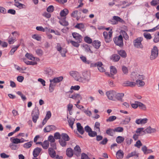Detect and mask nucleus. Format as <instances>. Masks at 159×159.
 <instances>
[{"mask_svg": "<svg viewBox=\"0 0 159 159\" xmlns=\"http://www.w3.org/2000/svg\"><path fill=\"white\" fill-rule=\"evenodd\" d=\"M142 145V144L141 143L140 140H138L136 142V143L134 144V146L137 147L138 148H140L141 146Z\"/></svg>", "mask_w": 159, "mask_h": 159, "instance_id": "13d9d810", "label": "nucleus"}, {"mask_svg": "<svg viewBox=\"0 0 159 159\" xmlns=\"http://www.w3.org/2000/svg\"><path fill=\"white\" fill-rule=\"evenodd\" d=\"M73 37L75 39L77 42L80 43L82 41V36L76 32L72 33Z\"/></svg>", "mask_w": 159, "mask_h": 159, "instance_id": "1a4fd4ad", "label": "nucleus"}, {"mask_svg": "<svg viewBox=\"0 0 159 159\" xmlns=\"http://www.w3.org/2000/svg\"><path fill=\"white\" fill-rule=\"evenodd\" d=\"M124 139H125L123 137L121 136H118L116 138V141L118 143H121L123 142Z\"/></svg>", "mask_w": 159, "mask_h": 159, "instance_id": "c9c22d12", "label": "nucleus"}, {"mask_svg": "<svg viewBox=\"0 0 159 159\" xmlns=\"http://www.w3.org/2000/svg\"><path fill=\"white\" fill-rule=\"evenodd\" d=\"M103 35L105 38V41L107 43H109L111 41V39L108 38V33L106 31L103 32Z\"/></svg>", "mask_w": 159, "mask_h": 159, "instance_id": "c756f323", "label": "nucleus"}, {"mask_svg": "<svg viewBox=\"0 0 159 159\" xmlns=\"http://www.w3.org/2000/svg\"><path fill=\"white\" fill-rule=\"evenodd\" d=\"M106 133L108 135L112 136L115 133L114 129L109 128L106 130Z\"/></svg>", "mask_w": 159, "mask_h": 159, "instance_id": "aec40b11", "label": "nucleus"}, {"mask_svg": "<svg viewBox=\"0 0 159 159\" xmlns=\"http://www.w3.org/2000/svg\"><path fill=\"white\" fill-rule=\"evenodd\" d=\"M55 86V84H54V83H50L49 88V90L50 93L54 91Z\"/></svg>", "mask_w": 159, "mask_h": 159, "instance_id": "72a5a7b5", "label": "nucleus"}, {"mask_svg": "<svg viewBox=\"0 0 159 159\" xmlns=\"http://www.w3.org/2000/svg\"><path fill=\"white\" fill-rule=\"evenodd\" d=\"M111 74L114 75L117 73V70L116 68L113 66H111L110 67Z\"/></svg>", "mask_w": 159, "mask_h": 159, "instance_id": "e433bc0d", "label": "nucleus"}, {"mask_svg": "<svg viewBox=\"0 0 159 159\" xmlns=\"http://www.w3.org/2000/svg\"><path fill=\"white\" fill-rule=\"evenodd\" d=\"M135 84V83L134 82H130L129 81H125L123 84V85L124 86H129L130 87H134Z\"/></svg>", "mask_w": 159, "mask_h": 159, "instance_id": "f3484780", "label": "nucleus"}, {"mask_svg": "<svg viewBox=\"0 0 159 159\" xmlns=\"http://www.w3.org/2000/svg\"><path fill=\"white\" fill-rule=\"evenodd\" d=\"M103 65V64L102 62V64L100 65H98L97 67L98 70L99 71L101 72H104L105 71V69L104 68L102 67V66Z\"/></svg>", "mask_w": 159, "mask_h": 159, "instance_id": "bf43d9fd", "label": "nucleus"}, {"mask_svg": "<svg viewBox=\"0 0 159 159\" xmlns=\"http://www.w3.org/2000/svg\"><path fill=\"white\" fill-rule=\"evenodd\" d=\"M48 154L52 158H53L56 157V153L54 149L51 148H50L48 149Z\"/></svg>", "mask_w": 159, "mask_h": 159, "instance_id": "2eb2a0df", "label": "nucleus"}, {"mask_svg": "<svg viewBox=\"0 0 159 159\" xmlns=\"http://www.w3.org/2000/svg\"><path fill=\"white\" fill-rule=\"evenodd\" d=\"M11 142L15 144H17L20 143V139L16 138H15L14 137H11L10 139Z\"/></svg>", "mask_w": 159, "mask_h": 159, "instance_id": "cd10ccee", "label": "nucleus"}, {"mask_svg": "<svg viewBox=\"0 0 159 159\" xmlns=\"http://www.w3.org/2000/svg\"><path fill=\"white\" fill-rule=\"evenodd\" d=\"M70 75L74 77L75 80L79 82L80 79H81V77L79 73L76 71H71L70 72Z\"/></svg>", "mask_w": 159, "mask_h": 159, "instance_id": "0eeeda50", "label": "nucleus"}, {"mask_svg": "<svg viewBox=\"0 0 159 159\" xmlns=\"http://www.w3.org/2000/svg\"><path fill=\"white\" fill-rule=\"evenodd\" d=\"M39 114L38 108L37 107L34 108L31 113L32 120L34 123H36V122L37 120L39 118Z\"/></svg>", "mask_w": 159, "mask_h": 159, "instance_id": "f03ea898", "label": "nucleus"}, {"mask_svg": "<svg viewBox=\"0 0 159 159\" xmlns=\"http://www.w3.org/2000/svg\"><path fill=\"white\" fill-rule=\"evenodd\" d=\"M69 13L68 10L66 8H65L61 11L60 12V15L61 17L66 16Z\"/></svg>", "mask_w": 159, "mask_h": 159, "instance_id": "4be33fe9", "label": "nucleus"}, {"mask_svg": "<svg viewBox=\"0 0 159 159\" xmlns=\"http://www.w3.org/2000/svg\"><path fill=\"white\" fill-rule=\"evenodd\" d=\"M124 94L122 93H116L115 95V98L118 101H122L123 97L124 96Z\"/></svg>", "mask_w": 159, "mask_h": 159, "instance_id": "a211bd4d", "label": "nucleus"}, {"mask_svg": "<svg viewBox=\"0 0 159 159\" xmlns=\"http://www.w3.org/2000/svg\"><path fill=\"white\" fill-rule=\"evenodd\" d=\"M16 40V39L13 38L12 37H9L8 41L9 44H13Z\"/></svg>", "mask_w": 159, "mask_h": 159, "instance_id": "09e8293b", "label": "nucleus"}, {"mask_svg": "<svg viewBox=\"0 0 159 159\" xmlns=\"http://www.w3.org/2000/svg\"><path fill=\"white\" fill-rule=\"evenodd\" d=\"M61 137L62 139L65 141H68L70 140V138L67 134L65 133H62L61 134Z\"/></svg>", "mask_w": 159, "mask_h": 159, "instance_id": "a878e982", "label": "nucleus"}, {"mask_svg": "<svg viewBox=\"0 0 159 159\" xmlns=\"http://www.w3.org/2000/svg\"><path fill=\"white\" fill-rule=\"evenodd\" d=\"M124 153L121 150H119L116 153V157L118 159H121L123 157Z\"/></svg>", "mask_w": 159, "mask_h": 159, "instance_id": "b1692460", "label": "nucleus"}, {"mask_svg": "<svg viewBox=\"0 0 159 159\" xmlns=\"http://www.w3.org/2000/svg\"><path fill=\"white\" fill-rule=\"evenodd\" d=\"M63 79V77L62 76H59L57 77H55L52 79L50 80V83H52L55 84L57 83H58L61 81Z\"/></svg>", "mask_w": 159, "mask_h": 159, "instance_id": "9b49d317", "label": "nucleus"}, {"mask_svg": "<svg viewBox=\"0 0 159 159\" xmlns=\"http://www.w3.org/2000/svg\"><path fill=\"white\" fill-rule=\"evenodd\" d=\"M83 77H81L80 79L79 82L83 83H85L89 81L91 78V74L90 72L88 71H84L82 74Z\"/></svg>", "mask_w": 159, "mask_h": 159, "instance_id": "f257e3e1", "label": "nucleus"}, {"mask_svg": "<svg viewBox=\"0 0 159 159\" xmlns=\"http://www.w3.org/2000/svg\"><path fill=\"white\" fill-rule=\"evenodd\" d=\"M32 143L33 142L32 141H30L26 143L23 145V147L25 148H29L31 146Z\"/></svg>", "mask_w": 159, "mask_h": 159, "instance_id": "c03bdc74", "label": "nucleus"}, {"mask_svg": "<svg viewBox=\"0 0 159 159\" xmlns=\"http://www.w3.org/2000/svg\"><path fill=\"white\" fill-rule=\"evenodd\" d=\"M47 11L48 12H52L54 11V7L52 5L48 6L47 8Z\"/></svg>", "mask_w": 159, "mask_h": 159, "instance_id": "6e6d98bb", "label": "nucleus"}, {"mask_svg": "<svg viewBox=\"0 0 159 159\" xmlns=\"http://www.w3.org/2000/svg\"><path fill=\"white\" fill-rule=\"evenodd\" d=\"M143 40L142 37H138L133 41V44L134 47L137 48H142L143 46L141 42Z\"/></svg>", "mask_w": 159, "mask_h": 159, "instance_id": "20e7f679", "label": "nucleus"}, {"mask_svg": "<svg viewBox=\"0 0 159 159\" xmlns=\"http://www.w3.org/2000/svg\"><path fill=\"white\" fill-rule=\"evenodd\" d=\"M136 151H134L130 153H129L127 156L126 158H129L130 157H134L137 154Z\"/></svg>", "mask_w": 159, "mask_h": 159, "instance_id": "79ce46f5", "label": "nucleus"}, {"mask_svg": "<svg viewBox=\"0 0 159 159\" xmlns=\"http://www.w3.org/2000/svg\"><path fill=\"white\" fill-rule=\"evenodd\" d=\"M74 99L78 100V99H82V97L81 95L78 93L74 94Z\"/></svg>", "mask_w": 159, "mask_h": 159, "instance_id": "3c124183", "label": "nucleus"}, {"mask_svg": "<svg viewBox=\"0 0 159 159\" xmlns=\"http://www.w3.org/2000/svg\"><path fill=\"white\" fill-rule=\"evenodd\" d=\"M75 120V119L72 118H70L68 120L69 125L72 129H73V125L74 124Z\"/></svg>", "mask_w": 159, "mask_h": 159, "instance_id": "7c9ffc66", "label": "nucleus"}, {"mask_svg": "<svg viewBox=\"0 0 159 159\" xmlns=\"http://www.w3.org/2000/svg\"><path fill=\"white\" fill-rule=\"evenodd\" d=\"M14 5L20 9L25 8L26 7L25 5L19 2L18 3H15Z\"/></svg>", "mask_w": 159, "mask_h": 159, "instance_id": "ea45409f", "label": "nucleus"}, {"mask_svg": "<svg viewBox=\"0 0 159 159\" xmlns=\"http://www.w3.org/2000/svg\"><path fill=\"white\" fill-rule=\"evenodd\" d=\"M64 140L61 139L59 140V142L60 143V145L62 147H66V141Z\"/></svg>", "mask_w": 159, "mask_h": 159, "instance_id": "a18cd8bd", "label": "nucleus"}, {"mask_svg": "<svg viewBox=\"0 0 159 159\" xmlns=\"http://www.w3.org/2000/svg\"><path fill=\"white\" fill-rule=\"evenodd\" d=\"M9 146L12 150H16L19 148V146L12 143L10 144Z\"/></svg>", "mask_w": 159, "mask_h": 159, "instance_id": "c85d7f7f", "label": "nucleus"}, {"mask_svg": "<svg viewBox=\"0 0 159 159\" xmlns=\"http://www.w3.org/2000/svg\"><path fill=\"white\" fill-rule=\"evenodd\" d=\"M131 120L130 117H127L125 120H123L124 124H128L130 121Z\"/></svg>", "mask_w": 159, "mask_h": 159, "instance_id": "338daca9", "label": "nucleus"}, {"mask_svg": "<svg viewBox=\"0 0 159 159\" xmlns=\"http://www.w3.org/2000/svg\"><path fill=\"white\" fill-rule=\"evenodd\" d=\"M74 153L75 155L78 157L80 155L81 152V150L80 146L78 145L76 146L74 148Z\"/></svg>", "mask_w": 159, "mask_h": 159, "instance_id": "4468645a", "label": "nucleus"}, {"mask_svg": "<svg viewBox=\"0 0 159 159\" xmlns=\"http://www.w3.org/2000/svg\"><path fill=\"white\" fill-rule=\"evenodd\" d=\"M20 46V44H18L16 46H13V47L11 50L10 52L9 53V54L11 55H13L15 51H16Z\"/></svg>", "mask_w": 159, "mask_h": 159, "instance_id": "412c9836", "label": "nucleus"}, {"mask_svg": "<svg viewBox=\"0 0 159 159\" xmlns=\"http://www.w3.org/2000/svg\"><path fill=\"white\" fill-rule=\"evenodd\" d=\"M135 84L138 87L143 86L145 84L144 81L139 80H136Z\"/></svg>", "mask_w": 159, "mask_h": 159, "instance_id": "473e14b6", "label": "nucleus"}, {"mask_svg": "<svg viewBox=\"0 0 159 159\" xmlns=\"http://www.w3.org/2000/svg\"><path fill=\"white\" fill-rule=\"evenodd\" d=\"M148 119L146 118L139 119L135 120V123L138 125L144 124L148 121Z\"/></svg>", "mask_w": 159, "mask_h": 159, "instance_id": "ddd939ff", "label": "nucleus"}, {"mask_svg": "<svg viewBox=\"0 0 159 159\" xmlns=\"http://www.w3.org/2000/svg\"><path fill=\"white\" fill-rule=\"evenodd\" d=\"M112 20H115L117 22H122L124 21L123 20L120 18L119 17L116 16H113Z\"/></svg>", "mask_w": 159, "mask_h": 159, "instance_id": "37998d69", "label": "nucleus"}, {"mask_svg": "<svg viewBox=\"0 0 159 159\" xmlns=\"http://www.w3.org/2000/svg\"><path fill=\"white\" fill-rule=\"evenodd\" d=\"M83 47H84L85 51L87 52H89L92 53L93 52L90 50V46L86 44H84L83 45Z\"/></svg>", "mask_w": 159, "mask_h": 159, "instance_id": "bb28decb", "label": "nucleus"}, {"mask_svg": "<svg viewBox=\"0 0 159 159\" xmlns=\"http://www.w3.org/2000/svg\"><path fill=\"white\" fill-rule=\"evenodd\" d=\"M158 50L157 47L156 46L153 47L151 50V55L150 56V59L153 60L155 59L158 56Z\"/></svg>", "mask_w": 159, "mask_h": 159, "instance_id": "7ed1b4c3", "label": "nucleus"}, {"mask_svg": "<svg viewBox=\"0 0 159 159\" xmlns=\"http://www.w3.org/2000/svg\"><path fill=\"white\" fill-rule=\"evenodd\" d=\"M136 102L138 103V107H139L141 109L143 110H145L146 109V107L145 105L143 103L139 102Z\"/></svg>", "mask_w": 159, "mask_h": 159, "instance_id": "de8ad7c7", "label": "nucleus"}, {"mask_svg": "<svg viewBox=\"0 0 159 159\" xmlns=\"http://www.w3.org/2000/svg\"><path fill=\"white\" fill-rule=\"evenodd\" d=\"M88 135L89 136L91 137H94L97 135V133L96 132L94 131H93L92 130L89 133Z\"/></svg>", "mask_w": 159, "mask_h": 159, "instance_id": "4d7b16f0", "label": "nucleus"}, {"mask_svg": "<svg viewBox=\"0 0 159 159\" xmlns=\"http://www.w3.org/2000/svg\"><path fill=\"white\" fill-rule=\"evenodd\" d=\"M75 27L79 29L82 30L84 28V25L82 23H77L75 26Z\"/></svg>", "mask_w": 159, "mask_h": 159, "instance_id": "49530a36", "label": "nucleus"}, {"mask_svg": "<svg viewBox=\"0 0 159 159\" xmlns=\"http://www.w3.org/2000/svg\"><path fill=\"white\" fill-rule=\"evenodd\" d=\"M106 94L109 100H115L114 97H115V95L116 94L115 91L113 90L108 91L106 92Z\"/></svg>", "mask_w": 159, "mask_h": 159, "instance_id": "423d86ee", "label": "nucleus"}, {"mask_svg": "<svg viewBox=\"0 0 159 159\" xmlns=\"http://www.w3.org/2000/svg\"><path fill=\"white\" fill-rule=\"evenodd\" d=\"M143 129L144 128H138L136 131V133L138 134L141 133V134H142L143 133V131L144 130ZM141 135H142V134Z\"/></svg>", "mask_w": 159, "mask_h": 159, "instance_id": "0e129e2a", "label": "nucleus"}, {"mask_svg": "<svg viewBox=\"0 0 159 159\" xmlns=\"http://www.w3.org/2000/svg\"><path fill=\"white\" fill-rule=\"evenodd\" d=\"M115 132H122L123 130V128L122 127H118L114 129Z\"/></svg>", "mask_w": 159, "mask_h": 159, "instance_id": "69168bd1", "label": "nucleus"}, {"mask_svg": "<svg viewBox=\"0 0 159 159\" xmlns=\"http://www.w3.org/2000/svg\"><path fill=\"white\" fill-rule=\"evenodd\" d=\"M73 150L70 148H67L66 150V154L69 157H72L74 154Z\"/></svg>", "mask_w": 159, "mask_h": 159, "instance_id": "6ab92c4d", "label": "nucleus"}, {"mask_svg": "<svg viewBox=\"0 0 159 159\" xmlns=\"http://www.w3.org/2000/svg\"><path fill=\"white\" fill-rule=\"evenodd\" d=\"M43 73L48 77H50L53 75V70L50 68H46L44 70Z\"/></svg>", "mask_w": 159, "mask_h": 159, "instance_id": "6e6552de", "label": "nucleus"}, {"mask_svg": "<svg viewBox=\"0 0 159 159\" xmlns=\"http://www.w3.org/2000/svg\"><path fill=\"white\" fill-rule=\"evenodd\" d=\"M93 47L96 49H98L101 45V43L98 40H94L93 43Z\"/></svg>", "mask_w": 159, "mask_h": 159, "instance_id": "5701e85b", "label": "nucleus"}, {"mask_svg": "<svg viewBox=\"0 0 159 159\" xmlns=\"http://www.w3.org/2000/svg\"><path fill=\"white\" fill-rule=\"evenodd\" d=\"M80 58L82 61L85 64H89L90 63V61L89 60H87L86 57L83 56H81L80 57Z\"/></svg>", "mask_w": 159, "mask_h": 159, "instance_id": "4c0bfd02", "label": "nucleus"}, {"mask_svg": "<svg viewBox=\"0 0 159 159\" xmlns=\"http://www.w3.org/2000/svg\"><path fill=\"white\" fill-rule=\"evenodd\" d=\"M25 57L30 60H34V57H33L32 55L29 53H27L25 55Z\"/></svg>", "mask_w": 159, "mask_h": 159, "instance_id": "864d4df0", "label": "nucleus"}, {"mask_svg": "<svg viewBox=\"0 0 159 159\" xmlns=\"http://www.w3.org/2000/svg\"><path fill=\"white\" fill-rule=\"evenodd\" d=\"M49 142L48 141H45L42 144V147L44 149H47L49 146Z\"/></svg>", "mask_w": 159, "mask_h": 159, "instance_id": "2f4dec72", "label": "nucleus"}, {"mask_svg": "<svg viewBox=\"0 0 159 159\" xmlns=\"http://www.w3.org/2000/svg\"><path fill=\"white\" fill-rule=\"evenodd\" d=\"M115 43L120 47L122 46L123 45L122 36L120 35L118 37H116L113 39Z\"/></svg>", "mask_w": 159, "mask_h": 159, "instance_id": "39448f33", "label": "nucleus"}, {"mask_svg": "<svg viewBox=\"0 0 159 159\" xmlns=\"http://www.w3.org/2000/svg\"><path fill=\"white\" fill-rule=\"evenodd\" d=\"M118 53L122 57L125 58L126 57V53L123 50H121L120 51H118Z\"/></svg>", "mask_w": 159, "mask_h": 159, "instance_id": "58836bf2", "label": "nucleus"}, {"mask_svg": "<svg viewBox=\"0 0 159 159\" xmlns=\"http://www.w3.org/2000/svg\"><path fill=\"white\" fill-rule=\"evenodd\" d=\"M42 150V149L41 148L38 147L35 148L33 152V154L34 157H37Z\"/></svg>", "mask_w": 159, "mask_h": 159, "instance_id": "f8f14e48", "label": "nucleus"}, {"mask_svg": "<svg viewBox=\"0 0 159 159\" xmlns=\"http://www.w3.org/2000/svg\"><path fill=\"white\" fill-rule=\"evenodd\" d=\"M77 130L79 133L81 134H83L84 133V130L83 127L80 123L76 124Z\"/></svg>", "mask_w": 159, "mask_h": 159, "instance_id": "dca6fc26", "label": "nucleus"}, {"mask_svg": "<svg viewBox=\"0 0 159 159\" xmlns=\"http://www.w3.org/2000/svg\"><path fill=\"white\" fill-rule=\"evenodd\" d=\"M70 43L74 46L76 47H78L80 45V44H79V43L77 42V41L76 42H75L72 40H71L70 41Z\"/></svg>", "mask_w": 159, "mask_h": 159, "instance_id": "680f3d73", "label": "nucleus"}, {"mask_svg": "<svg viewBox=\"0 0 159 159\" xmlns=\"http://www.w3.org/2000/svg\"><path fill=\"white\" fill-rule=\"evenodd\" d=\"M102 64V62H98L96 63L92 62L90 61V63L89 64H90V67H97L98 65H100Z\"/></svg>", "mask_w": 159, "mask_h": 159, "instance_id": "a19ab883", "label": "nucleus"}, {"mask_svg": "<svg viewBox=\"0 0 159 159\" xmlns=\"http://www.w3.org/2000/svg\"><path fill=\"white\" fill-rule=\"evenodd\" d=\"M81 159H90L87 155L84 153L81 154Z\"/></svg>", "mask_w": 159, "mask_h": 159, "instance_id": "774afa93", "label": "nucleus"}, {"mask_svg": "<svg viewBox=\"0 0 159 159\" xmlns=\"http://www.w3.org/2000/svg\"><path fill=\"white\" fill-rule=\"evenodd\" d=\"M36 29L37 30L42 31L44 32L45 31V30H48V28L47 27H46L45 29H44L42 26H37L36 27Z\"/></svg>", "mask_w": 159, "mask_h": 159, "instance_id": "052dcab7", "label": "nucleus"}, {"mask_svg": "<svg viewBox=\"0 0 159 159\" xmlns=\"http://www.w3.org/2000/svg\"><path fill=\"white\" fill-rule=\"evenodd\" d=\"M156 131V130L155 129L152 128L151 127L149 126L143 131V133L142 134V135H143L146 133L151 134L154 133Z\"/></svg>", "mask_w": 159, "mask_h": 159, "instance_id": "9d476101", "label": "nucleus"}, {"mask_svg": "<svg viewBox=\"0 0 159 159\" xmlns=\"http://www.w3.org/2000/svg\"><path fill=\"white\" fill-rule=\"evenodd\" d=\"M61 137V134H60L59 132H56L54 134V138L56 139H60Z\"/></svg>", "mask_w": 159, "mask_h": 159, "instance_id": "603ef678", "label": "nucleus"}, {"mask_svg": "<svg viewBox=\"0 0 159 159\" xmlns=\"http://www.w3.org/2000/svg\"><path fill=\"white\" fill-rule=\"evenodd\" d=\"M66 17L62 19L61 20L59 21L60 24L64 26H66L68 25V22L66 20Z\"/></svg>", "mask_w": 159, "mask_h": 159, "instance_id": "393cba45", "label": "nucleus"}, {"mask_svg": "<svg viewBox=\"0 0 159 159\" xmlns=\"http://www.w3.org/2000/svg\"><path fill=\"white\" fill-rule=\"evenodd\" d=\"M84 41L88 43H92V40L89 37L86 36L84 38Z\"/></svg>", "mask_w": 159, "mask_h": 159, "instance_id": "8fccbe9b", "label": "nucleus"}, {"mask_svg": "<svg viewBox=\"0 0 159 159\" xmlns=\"http://www.w3.org/2000/svg\"><path fill=\"white\" fill-rule=\"evenodd\" d=\"M116 117L115 116H110L109 118L107 120V121L111 122L115 120Z\"/></svg>", "mask_w": 159, "mask_h": 159, "instance_id": "5fc2aeb1", "label": "nucleus"}, {"mask_svg": "<svg viewBox=\"0 0 159 159\" xmlns=\"http://www.w3.org/2000/svg\"><path fill=\"white\" fill-rule=\"evenodd\" d=\"M120 59V56L117 54L113 55L112 56L111 59L114 61H118Z\"/></svg>", "mask_w": 159, "mask_h": 159, "instance_id": "f704fd0d", "label": "nucleus"}, {"mask_svg": "<svg viewBox=\"0 0 159 159\" xmlns=\"http://www.w3.org/2000/svg\"><path fill=\"white\" fill-rule=\"evenodd\" d=\"M159 0H153L151 2V5L153 6L157 5L159 4Z\"/></svg>", "mask_w": 159, "mask_h": 159, "instance_id": "e2e57ef3", "label": "nucleus"}]
</instances>
